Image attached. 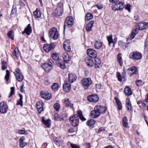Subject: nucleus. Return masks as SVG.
<instances>
[{
  "mask_svg": "<svg viewBox=\"0 0 148 148\" xmlns=\"http://www.w3.org/2000/svg\"><path fill=\"white\" fill-rule=\"evenodd\" d=\"M136 29H133L131 33L130 38L132 39L134 38L135 35L138 33V29L142 30L146 29L148 27V23L140 22L136 24Z\"/></svg>",
  "mask_w": 148,
  "mask_h": 148,
  "instance_id": "1",
  "label": "nucleus"
},
{
  "mask_svg": "<svg viewBox=\"0 0 148 148\" xmlns=\"http://www.w3.org/2000/svg\"><path fill=\"white\" fill-rule=\"evenodd\" d=\"M51 57L53 60L56 61V64L58 66L63 69L66 68L64 62L62 60H58L59 57L57 53H53Z\"/></svg>",
  "mask_w": 148,
  "mask_h": 148,
  "instance_id": "2",
  "label": "nucleus"
},
{
  "mask_svg": "<svg viewBox=\"0 0 148 148\" xmlns=\"http://www.w3.org/2000/svg\"><path fill=\"white\" fill-rule=\"evenodd\" d=\"M53 63L52 59H49L47 63H44L42 64V67L45 71L48 73L51 69Z\"/></svg>",
  "mask_w": 148,
  "mask_h": 148,
  "instance_id": "3",
  "label": "nucleus"
},
{
  "mask_svg": "<svg viewBox=\"0 0 148 148\" xmlns=\"http://www.w3.org/2000/svg\"><path fill=\"white\" fill-rule=\"evenodd\" d=\"M49 33L51 38L54 40H56L58 38L59 35L56 28L55 27L51 28L49 30Z\"/></svg>",
  "mask_w": 148,
  "mask_h": 148,
  "instance_id": "4",
  "label": "nucleus"
},
{
  "mask_svg": "<svg viewBox=\"0 0 148 148\" xmlns=\"http://www.w3.org/2000/svg\"><path fill=\"white\" fill-rule=\"evenodd\" d=\"M63 4L61 2L58 3L57 8L55 10L54 13L58 16H61L63 13Z\"/></svg>",
  "mask_w": 148,
  "mask_h": 148,
  "instance_id": "5",
  "label": "nucleus"
},
{
  "mask_svg": "<svg viewBox=\"0 0 148 148\" xmlns=\"http://www.w3.org/2000/svg\"><path fill=\"white\" fill-rule=\"evenodd\" d=\"M70 121L71 125L74 127H77L79 123V119L76 114H74L71 117Z\"/></svg>",
  "mask_w": 148,
  "mask_h": 148,
  "instance_id": "6",
  "label": "nucleus"
},
{
  "mask_svg": "<svg viewBox=\"0 0 148 148\" xmlns=\"http://www.w3.org/2000/svg\"><path fill=\"white\" fill-rule=\"evenodd\" d=\"M130 58L133 60H138L142 57V54L137 51L132 52L129 55Z\"/></svg>",
  "mask_w": 148,
  "mask_h": 148,
  "instance_id": "7",
  "label": "nucleus"
},
{
  "mask_svg": "<svg viewBox=\"0 0 148 148\" xmlns=\"http://www.w3.org/2000/svg\"><path fill=\"white\" fill-rule=\"evenodd\" d=\"M73 23L74 20L72 16H69L67 17L64 22V31L65 30L66 26L71 27L73 25Z\"/></svg>",
  "mask_w": 148,
  "mask_h": 148,
  "instance_id": "8",
  "label": "nucleus"
},
{
  "mask_svg": "<svg viewBox=\"0 0 148 148\" xmlns=\"http://www.w3.org/2000/svg\"><path fill=\"white\" fill-rule=\"evenodd\" d=\"M81 83L84 88L86 89L91 84L92 81L90 78H84L82 80Z\"/></svg>",
  "mask_w": 148,
  "mask_h": 148,
  "instance_id": "9",
  "label": "nucleus"
},
{
  "mask_svg": "<svg viewBox=\"0 0 148 148\" xmlns=\"http://www.w3.org/2000/svg\"><path fill=\"white\" fill-rule=\"evenodd\" d=\"M8 110V107L6 103L2 102L0 103V112L1 113L5 114Z\"/></svg>",
  "mask_w": 148,
  "mask_h": 148,
  "instance_id": "10",
  "label": "nucleus"
},
{
  "mask_svg": "<svg viewBox=\"0 0 148 148\" xmlns=\"http://www.w3.org/2000/svg\"><path fill=\"white\" fill-rule=\"evenodd\" d=\"M55 47L53 43H51L50 44H45L43 45L44 50L47 52H49L50 51L53 49Z\"/></svg>",
  "mask_w": 148,
  "mask_h": 148,
  "instance_id": "11",
  "label": "nucleus"
},
{
  "mask_svg": "<svg viewBox=\"0 0 148 148\" xmlns=\"http://www.w3.org/2000/svg\"><path fill=\"white\" fill-rule=\"evenodd\" d=\"M40 94L41 97L45 99L49 100L51 98V95L50 93L42 91Z\"/></svg>",
  "mask_w": 148,
  "mask_h": 148,
  "instance_id": "12",
  "label": "nucleus"
},
{
  "mask_svg": "<svg viewBox=\"0 0 148 148\" xmlns=\"http://www.w3.org/2000/svg\"><path fill=\"white\" fill-rule=\"evenodd\" d=\"M124 3L121 2H119L118 3L116 4L112 8L114 10H120L123 9L124 8Z\"/></svg>",
  "mask_w": 148,
  "mask_h": 148,
  "instance_id": "13",
  "label": "nucleus"
},
{
  "mask_svg": "<svg viewBox=\"0 0 148 148\" xmlns=\"http://www.w3.org/2000/svg\"><path fill=\"white\" fill-rule=\"evenodd\" d=\"M87 99L90 102H96L99 100V97L97 95H92L88 96Z\"/></svg>",
  "mask_w": 148,
  "mask_h": 148,
  "instance_id": "14",
  "label": "nucleus"
},
{
  "mask_svg": "<svg viewBox=\"0 0 148 148\" xmlns=\"http://www.w3.org/2000/svg\"><path fill=\"white\" fill-rule=\"evenodd\" d=\"M87 54L90 56L89 57L96 58L97 56V52L95 50L91 49H89L87 51Z\"/></svg>",
  "mask_w": 148,
  "mask_h": 148,
  "instance_id": "15",
  "label": "nucleus"
},
{
  "mask_svg": "<svg viewBox=\"0 0 148 148\" xmlns=\"http://www.w3.org/2000/svg\"><path fill=\"white\" fill-rule=\"evenodd\" d=\"M127 74L131 76L132 75L137 73V69L135 66L131 67L127 70Z\"/></svg>",
  "mask_w": 148,
  "mask_h": 148,
  "instance_id": "16",
  "label": "nucleus"
},
{
  "mask_svg": "<svg viewBox=\"0 0 148 148\" xmlns=\"http://www.w3.org/2000/svg\"><path fill=\"white\" fill-rule=\"evenodd\" d=\"M97 110L98 111L100 114V115L101 113H104L106 112V107L102 106L100 105H98L95 107Z\"/></svg>",
  "mask_w": 148,
  "mask_h": 148,
  "instance_id": "17",
  "label": "nucleus"
},
{
  "mask_svg": "<svg viewBox=\"0 0 148 148\" xmlns=\"http://www.w3.org/2000/svg\"><path fill=\"white\" fill-rule=\"evenodd\" d=\"M44 105V103L41 101H39L36 104V106L39 114H40L41 112L44 110L43 106Z\"/></svg>",
  "mask_w": 148,
  "mask_h": 148,
  "instance_id": "18",
  "label": "nucleus"
},
{
  "mask_svg": "<svg viewBox=\"0 0 148 148\" xmlns=\"http://www.w3.org/2000/svg\"><path fill=\"white\" fill-rule=\"evenodd\" d=\"M69 81L70 83H73L77 79V77L75 74L73 73H69L68 74Z\"/></svg>",
  "mask_w": 148,
  "mask_h": 148,
  "instance_id": "19",
  "label": "nucleus"
},
{
  "mask_svg": "<svg viewBox=\"0 0 148 148\" xmlns=\"http://www.w3.org/2000/svg\"><path fill=\"white\" fill-rule=\"evenodd\" d=\"M100 114L97 110H96L95 108H94V110L91 111L90 113V116L91 117L95 118L98 117L100 116Z\"/></svg>",
  "mask_w": 148,
  "mask_h": 148,
  "instance_id": "20",
  "label": "nucleus"
},
{
  "mask_svg": "<svg viewBox=\"0 0 148 148\" xmlns=\"http://www.w3.org/2000/svg\"><path fill=\"white\" fill-rule=\"evenodd\" d=\"M32 31V29L30 24H29L25 28L24 30L22 32V33L23 34L24 33H25L27 35H29L31 33Z\"/></svg>",
  "mask_w": 148,
  "mask_h": 148,
  "instance_id": "21",
  "label": "nucleus"
},
{
  "mask_svg": "<svg viewBox=\"0 0 148 148\" xmlns=\"http://www.w3.org/2000/svg\"><path fill=\"white\" fill-rule=\"evenodd\" d=\"M69 41L66 40L64 42L63 44V48L64 49L67 51H69L71 50L70 45L69 44Z\"/></svg>",
  "mask_w": 148,
  "mask_h": 148,
  "instance_id": "22",
  "label": "nucleus"
},
{
  "mask_svg": "<svg viewBox=\"0 0 148 148\" xmlns=\"http://www.w3.org/2000/svg\"><path fill=\"white\" fill-rule=\"evenodd\" d=\"M85 61L87 65L89 66H92L93 64V62L90 57H88L85 58Z\"/></svg>",
  "mask_w": 148,
  "mask_h": 148,
  "instance_id": "23",
  "label": "nucleus"
},
{
  "mask_svg": "<svg viewBox=\"0 0 148 148\" xmlns=\"http://www.w3.org/2000/svg\"><path fill=\"white\" fill-rule=\"evenodd\" d=\"M63 89L64 91L68 92L70 91L71 89V85L69 83L66 82L63 85Z\"/></svg>",
  "mask_w": 148,
  "mask_h": 148,
  "instance_id": "24",
  "label": "nucleus"
},
{
  "mask_svg": "<svg viewBox=\"0 0 148 148\" xmlns=\"http://www.w3.org/2000/svg\"><path fill=\"white\" fill-rule=\"evenodd\" d=\"M94 22V21H91L86 25L85 28L87 31L90 32L91 30Z\"/></svg>",
  "mask_w": 148,
  "mask_h": 148,
  "instance_id": "25",
  "label": "nucleus"
},
{
  "mask_svg": "<svg viewBox=\"0 0 148 148\" xmlns=\"http://www.w3.org/2000/svg\"><path fill=\"white\" fill-rule=\"evenodd\" d=\"M62 57L64 61L66 63H68L71 60V58L68 53L66 52L64 53L62 55Z\"/></svg>",
  "mask_w": 148,
  "mask_h": 148,
  "instance_id": "26",
  "label": "nucleus"
},
{
  "mask_svg": "<svg viewBox=\"0 0 148 148\" xmlns=\"http://www.w3.org/2000/svg\"><path fill=\"white\" fill-rule=\"evenodd\" d=\"M124 92L126 95L129 96L132 94V91L129 87H126L124 88Z\"/></svg>",
  "mask_w": 148,
  "mask_h": 148,
  "instance_id": "27",
  "label": "nucleus"
},
{
  "mask_svg": "<svg viewBox=\"0 0 148 148\" xmlns=\"http://www.w3.org/2000/svg\"><path fill=\"white\" fill-rule=\"evenodd\" d=\"M126 107L128 111H131L132 109V106L129 99H127L126 100Z\"/></svg>",
  "mask_w": 148,
  "mask_h": 148,
  "instance_id": "28",
  "label": "nucleus"
},
{
  "mask_svg": "<svg viewBox=\"0 0 148 148\" xmlns=\"http://www.w3.org/2000/svg\"><path fill=\"white\" fill-rule=\"evenodd\" d=\"M25 138L23 136L19 139L20 146L22 148L24 147L27 144L25 142Z\"/></svg>",
  "mask_w": 148,
  "mask_h": 148,
  "instance_id": "29",
  "label": "nucleus"
},
{
  "mask_svg": "<svg viewBox=\"0 0 148 148\" xmlns=\"http://www.w3.org/2000/svg\"><path fill=\"white\" fill-rule=\"evenodd\" d=\"M128 120L126 116L124 117L122 120V123L123 125L126 128L129 127L127 122Z\"/></svg>",
  "mask_w": 148,
  "mask_h": 148,
  "instance_id": "30",
  "label": "nucleus"
},
{
  "mask_svg": "<svg viewBox=\"0 0 148 148\" xmlns=\"http://www.w3.org/2000/svg\"><path fill=\"white\" fill-rule=\"evenodd\" d=\"M64 103L66 106L67 107H69L70 108H71L73 107V104L71 103L69 99H67L65 100Z\"/></svg>",
  "mask_w": 148,
  "mask_h": 148,
  "instance_id": "31",
  "label": "nucleus"
},
{
  "mask_svg": "<svg viewBox=\"0 0 148 148\" xmlns=\"http://www.w3.org/2000/svg\"><path fill=\"white\" fill-rule=\"evenodd\" d=\"M33 15L35 18H40L41 16V13L40 10L38 9H37L34 12Z\"/></svg>",
  "mask_w": 148,
  "mask_h": 148,
  "instance_id": "32",
  "label": "nucleus"
},
{
  "mask_svg": "<svg viewBox=\"0 0 148 148\" xmlns=\"http://www.w3.org/2000/svg\"><path fill=\"white\" fill-rule=\"evenodd\" d=\"M114 99L116 101L118 110H121L122 108V105L121 101L116 97H115Z\"/></svg>",
  "mask_w": 148,
  "mask_h": 148,
  "instance_id": "33",
  "label": "nucleus"
},
{
  "mask_svg": "<svg viewBox=\"0 0 148 148\" xmlns=\"http://www.w3.org/2000/svg\"><path fill=\"white\" fill-rule=\"evenodd\" d=\"M77 114L80 119L82 121H85L86 119L83 116L82 112L81 110H79L77 111Z\"/></svg>",
  "mask_w": 148,
  "mask_h": 148,
  "instance_id": "34",
  "label": "nucleus"
},
{
  "mask_svg": "<svg viewBox=\"0 0 148 148\" xmlns=\"http://www.w3.org/2000/svg\"><path fill=\"white\" fill-rule=\"evenodd\" d=\"M59 84L57 83H53L51 86V89L53 91H56L59 88Z\"/></svg>",
  "mask_w": 148,
  "mask_h": 148,
  "instance_id": "35",
  "label": "nucleus"
},
{
  "mask_svg": "<svg viewBox=\"0 0 148 148\" xmlns=\"http://www.w3.org/2000/svg\"><path fill=\"white\" fill-rule=\"evenodd\" d=\"M102 42L96 41L94 44L95 48L97 49L100 48L102 46Z\"/></svg>",
  "mask_w": 148,
  "mask_h": 148,
  "instance_id": "36",
  "label": "nucleus"
},
{
  "mask_svg": "<svg viewBox=\"0 0 148 148\" xmlns=\"http://www.w3.org/2000/svg\"><path fill=\"white\" fill-rule=\"evenodd\" d=\"M95 67L96 68H99V66L101 64V61L99 60V59L98 58H95Z\"/></svg>",
  "mask_w": 148,
  "mask_h": 148,
  "instance_id": "37",
  "label": "nucleus"
},
{
  "mask_svg": "<svg viewBox=\"0 0 148 148\" xmlns=\"http://www.w3.org/2000/svg\"><path fill=\"white\" fill-rule=\"evenodd\" d=\"M93 17L92 14L90 13H87L85 16V20L88 21L92 19Z\"/></svg>",
  "mask_w": 148,
  "mask_h": 148,
  "instance_id": "38",
  "label": "nucleus"
},
{
  "mask_svg": "<svg viewBox=\"0 0 148 148\" xmlns=\"http://www.w3.org/2000/svg\"><path fill=\"white\" fill-rule=\"evenodd\" d=\"M95 123V121L92 119L89 120L86 122V124L89 126H93Z\"/></svg>",
  "mask_w": 148,
  "mask_h": 148,
  "instance_id": "39",
  "label": "nucleus"
},
{
  "mask_svg": "<svg viewBox=\"0 0 148 148\" xmlns=\"http://www.w3.org/2000/svg\"><path fill=\"white\" fill-rule=\"evenodd\" d=\"M118 44L119 45L122 47V48L125 49L128 46V43H125L122 41H119V42Z\"/></svg>",
  "mask_w": 148,
  "mask_h": 148,
  "instance_id": "40",
  "label": "nucleus"
},
{
  "mask_svg": "<svg viewBox=\"0 0 148 148\" xmlns=\"http://www.w3.org/2000/svg\"><path fill=\"white\" fill-rule=\"evenodd\" d=\"M42 121L47 127H49L51 125V121L50 120L48 119L47 120H45V118L43 117L42 118Z\"/></svg>",
  "mask_w": 148,
  "mask_h": 148,
  "instance_id": "41",
  "label": "nucleus"
},
{
  "mask_svg": "<svg viewBox=\"0 0 148 148\" xmlns=\"http://www.w3.org/2000/svg\"><path fill=\"white\" fill-rule=\"evenodd\" d=\"M15 75L16 79L18 81L21 82L23 80V76L21 74H16Z\"/></svg>",
  "mask_w": 148,
  "mask_h": 148,
  "instance_id": "42",
  "label": "nucleus"
},
{
  "mask_svg": "<svg viewBox=\"0 0 148 148\" xmlns=\"http://www.w3.org/2000/svg\"><path fill=\"white\" fill-rule=\"evenodd\" d=\"M117 62L121 66H122L123 61L121 54H119L117 55Z\"/></svg>",
  "mask_w": 148,
  "mask_h": 148,
  "instance_id": "43",
  "label": "nucleus"
},
{
  "mask_svg": "<svg viewBox=\"0 0 148 148\" xmlns=\"http://www.w3.org/2000/svg\"><path fill=\"white\" fill-rule=\"evenodd\" d=\"M107 40L108 42L109 45L110 46L111 43H114V42L112 39V36L110 35L109 36H108L107 37Z\"/></svg>",
  "mask_w": 148,
  "mask_h": 148,
  "instance_id": "44",
  "label": "nucleus"
},
{
  "mask_svg": "<svg viewBox=\"0 0 148 148\" xmlns=\"http://www.w3.org/2000/svg\"><path fill=\"white\" fill-rule=\"evenodd\" d=\"M20 98L19 99L18 101L17 104L18 105H20L21 106H23V96L20 94H19Z\"/></svg>",
  "mask_w": 148,
  "mask_h": 148,
  "instance_id": "45",
  "label": "nucleus"
},
{
  "mask_svg": "<svg viewBox=\"0 0 148 148\" xmlns=\"http://www.w3.org/2000/svg\"><path fill=\"white\" fill-rule=\"evenodd\" d=\"M2 69L3 70H5L7 68V65L6 62L4 61L2 62Z\"/></svg>",
  "mask_w": 148,
  "mask_h": 148,
  "instance_id": "46",
  "label": "nucleus"
},
{
  "mask_svg": "<svg viewBox=\"0 0 148 148\" xmlns=\"http://www.w3.org/2000/svg\"><path fill=\"white\" fill-rule=\"evenodd\" d=\"M14 32L11 31H10L8 33V37L11 38L12 40H14Z\"/></svg>",
  "mask_w": 148,
  "mask_h": 148,
  "instance_id": "47",
  "label": "nucleus"
},
{
  "mask_svg": "<svg viewBox=\"0 0 148 148\" xmlns=\"http://www.w3.org/2000/svg\"><path fill=\"white\" fill-rule=\"evenodd\" d=\"M19 51L18 49L15 48L12 52V54L14 56L17 57L18 56Z\"/></svg>",
  "mask_w": 148,
  "mask_h": 148,
  "instance_id": "48",
  "label": "nucleus"
},
{
  "mask_svg": "<svg viewBox=\"0 0 148 148\" xmlns=\"http://www.w3.org/2000/svg\"><path fill=\"white\" fill-rule=\"evenodd\" d=\"M10 73L9 71L8 70L6 71V74L5 77V79L6 81H8L9 79Z\"/></svg>",
  "mask_w": 148,
  "mask_h": 148,
  "instance_id": "49",
  "label": "nucleus"
},
{
  "mask_svg": "<svg viewBox=\"0 0 148 148\" xmlns=\"http://www.w3.org/2000/svg\"><path fill=\"white\" fill-rule=\"evenodd\" d=\"M53 106L54 108L56 110V111H59L60 108V104L58 103H55L54 104Z\"/></svg>",
  "mask_w": 148,
  "mask_h": 148,
  "instance_id": "50",
  "label": "nucleus"
},
{
  "mask_svg": "<svg viewBox=\"0 0 148 148\" xmlns=\"http://www.w3.org/2000/svg\"><path fill=\"white\" fill-rule=\"evenodd\" d=\"M25 133L24 130H18L16 131V133L20 134H24Z\"/></svg>",
  "mask_w": 148,
  "mask_h": 148,
  "instance_id": "51",
  "label": "nucleus"
},
{
  "mask_svg": "<svg viewBox=\"0 0 148 148\" xmlns=\"http://www.w3.org/2000/svg\"><path fill=\"white\" fill-rule=\"evenodd\" d=\"M16 5H13L12 8V9L11 11V14H13L14 13H16Z\"/></svg>",
  "mask_w": 148,
  "mask_h": 148,
  "instance_id": "52",
  "label": "nucleus"
},
{
  "mask_svg": "<svg viewBox=\"0 0 148 148\" xmlns=\"http://www.w3.org/2000/svg\"><path fill=\"white\" fill-rule=\"evenodd\" d=\"M14 87H11V92L10 93V95H9V98L12 95L14 92Z\"/></svg>",
  "mask_w": 148,
  "mask_h": 148,
  "instance_id": "53",
  "label": "nucleus"
},
{
  "mask_svg": "<svg viewBox=\"0 0 148 148\" xmlns=\"http://www.w3.org/2000/svg\"><path fill=\"white\" fill-rule=\"evenodd\" d=\"M147 97L145 100L143 101V104L145 107L147 105V106H148V94L147 95Z\"/></svg>",
  "mask_w": 148,
  "mask_h": 148,
  "instance_id": "54",
  "label": "nucleus"
},
{
  "mask_svg": "<svg viewBox=\"0 0 148 148\" xmlns=\"http://www.w3.org/2000/svg\"><path fill=\"white\" fill-rule=\"evenodd\" d=\"M130 7L131 5L129 4H127L125 6V8L128 10L129 12H131Z\"/></svg>",
  "mask_w": 148,
  "mask_h": 148,
  "instance_id": "55",
  "label": "nucleus"
},
{
  "mask_svg": "<svg viewBox=\"0 0 148 148\" xmlns=\"http://www.w3.org/2000/svg\"><path fill=\"white\" fill-rule=\"evenodd\" d=\"M25 1L24 0H20L19 1V4L20 6L23 7L25 5Z\"/></svg>",
  "mask_w": 148,
  "mask_h": 148,
  "instance_id": "56",
  "label": "nucleus"
},
{
  "mask_svg": "<svg viewBox=\"0 0 148 148\" xmlns=\"http://www.w3.org/2000/svg\"><path fill=\"white\" fill-rule=\"evenodd\" d=\"M142 82L140 80H137L136 81V84L137 86H139L141 85H142Z\"/></svg>",
  "mask_w": 148,
  "mask_h": 148,
  "instance_id": "57",
  "label": "nucleus"
},
{
  "mask_svg": "<svg viewBox=\"0 0 148 148\" xmlns=\"http://www.w3.org/2000/svg\"><path fill=\"white\" fill-rule=\"evenodd\" d=\"M117 77L119 81L121 82L122 80V78L121 77V75L120 73L118 72H117Z\"/></svg>",
  "mask_w": 148,
  "mask_h": 148,
  "instance_id": "58",
  "label": "nucleus"
},
{
  "mask_svg": "<svg viewBox=\"0 0 148 148\" xmlns=\"http://www.w3.org/2000/svg\"><path fill=\"white\" fill-rule=\"evenodd\" d=\"M44 83L45 85H48L51 84V82L49 79H46L45 80Z\"/></svg>",
  "mask_w": 148,
  "mask_h": 148,
  "instance_id": "59",
  "label": "nucleus"
},
{
  "mask_svg": "<svg viewBox=\"0 0 148 148\" xmlns=\"http://www.w3.org/2000/svg\"><path fill=\"white\" fill-rule=\"evenodd\" d=\"M71 147L72 148H80L79 146L73 144H71Z\"/></svg>",
  "mask_w": 148,
  "mask_h": 148,
  "instance_id": "60",
  "label": "nucleus"
},
{
  "mask_svg": "<svg viewBox=\"0 0 148 148\" xmlns=\"http://www.w3.org/2000/svg\"><path fill=\"white\" fill-rule=\"evenodd\" d=\"M96 6L97 7V8L99 10L101 9L103 7V5L101 4H97L96 5Z\"/></svg>",
  "mask_w": 148,
  "mask_h": 148,
  "instance_id": "61",
  "label": "nucleus"
},
{
  "mask_svg": "<svg viewBox=\"0 0 148 148\" xmlns=\"http://www.w3.org/2000/svg\"><path fill=\"white\" fill-rule=\"evenodd\" d=\"M59 117V115L57 114H55L54 115V118L55 120H57L58 119Z\"/></svg>",
  "mask_w": 148,
  "mask_h": 148,
  "instance_id": "62",
  "label": "nucleus"
},
{
  "mask_svg": "<svg viewBox=\"0 0 148 148\" xmlns=\"http://www.w3.org/2000/svg\"><path fill=\"white\" fill-rule=\"evenodd\" d=\"M101 85L100 84H96V87L97 89H100L101 88Z\"/></svg>",
  "mask_w": 148,
  "mask_h": 148,
  "instance_id": "63",
  "label": "nucleus"
},
{
  "mask_svg": "<svg viewBox=\"0 0 148 148\" xmlns=\"http://www.w3.org/2000/svg\"><path fill=\"white\" fill-rule=\"evenodd\" d=\"M86 148H90V145L89 143H87L86 144Z\"/></svg>",
  "mask_w": 148,
  "mask_h": 148,
  "instance_id": "64",
  "label": "nucleus"
}]
</instances>
